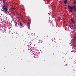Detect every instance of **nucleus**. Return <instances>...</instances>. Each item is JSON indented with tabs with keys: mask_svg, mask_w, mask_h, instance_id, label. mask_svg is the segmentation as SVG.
Instances as JSON below:
<instances>
[{
	"mask_svg": "<svg viewBox=\"0 0 76 76\" xmlns=\"http://www.w3.org/2000/svg\"><path fill=\"white\" fill-rule=\"evenodd\" d=\"M76 7H75V6H74L73 7H71L70 6L68 5V9L69 10H69V11H70V12H72V9H75Z\"/></svg>",
	"mask_w": 76,
	"mask_h": 76,
	"instance_id": "1",
	"label": "nucleus"
},
{
	"mask_svg": "<svg viewBox=\"0 0 76 76\" xmlns=\"http://www.w3.org/2000/svg\"><path fill=\"white\" fill-rule=\"evenodd\" d=\"M70 21L72 22V23H75V22L74 21V20H73V19L71 18L70 20Z\"/></svg>",
	"mask_w": 76,
	"mask_h": 76,
	"instance_id": "2",
	"label": "nucleus"
},
{
	"mask_svg": "<svg viewBox=\"0 0 76 76\" xmlns=\"http://www.w3.org/2000/svg\"><path fill=\"white\" fill-rule=\"evenodd\" d=\"M67 3V0H65V1H64V3H65V4H66Z\"/></svg>",
	"mask_w": 76,
	"mask_h": 76,
	"instance_id": "3",
	"label": "nucleus"
},
{
	"mask_svg": "<svg viewBox=\"0 0 76 76\" xmlns=\"http://www.w3.org/2000/svg\"><path fill=\"white\" fill-rule=\"evenodd\" d=\"M3 12H4V13H5L6 14H7V12H7L8 11H7V10H5V11H3Z\"/></svg>",
	"mask_w": 76,
	"mask_h": 76,
	"instance_id": "4",
	"label": "nucleus"
},
{
	"mask_svg": "<svg viewBox=\"0 0 76 76\" xmlns=\"http://www.w3.org/2000/svg\"><path fill=\"white\" fill-rule=\"evenodd\" d=\"M73 4H76V1H74V2H73Z\"/></svg>",
	"mask_w": 76,
	"mask_h": 76,
	"instance_id": "5",
	"label": "nucleus"
},
{
	"mask_svg": "<svg viewBox=\"0 0 76 76\" xmlns=\"http://www.w3.org/2000/svg\"><path fill=\"white\" fill-rule=\"evenodd\" d=\"M4 10H7V8H4Z\"/></svg>",
	"mask_w": 76,
	"mask_h": 76,
	"instance_id": "6",
	"label": "nucleus"
},
{
	"mask_svg": "<svg viewBox=\"0 0 76 76\" xmlns=\"http://www.w3.org/2000/svg\"><path fill=\"white\" fill-rule=\"evenodd\" d=\"M20 15L21 17H23V15H21V14H20Z\"/></svg>",
	"mask_w": 76,
	"mask_h": 76,
	"instance_id": "7",
	"label": "nucleus"
},
{
	"mask_svg": "<svg viewBox=\"0 0 76 76\" xmlns=\"http://www.w3.org/2000/svg\"><path fill=\"white\" fill-rule=\"evenodd\" d=\"M20 26H22V24L21 23H20Z\"/></svg>",
	"mask_w": 76,
	"mask_h": 76,
	"instance_id": "8",
	"label": "nucleus"
},
{
	"mask_svg": "<svg viewBox=\"0 0 76 76\" xmlns=\"http://www.w3.org/2000/svg\"><path fill=\"white\" fill-rule=\"evenodd\" d=\"M15 26H17V23H15Z\"/></svg>",
	"mask_w": 76,
	"mask_h": 76,
	"instance_id": "9",
	"label": "nucleus"
},
{
	"mask_svg": "<svg viewBox=\"0 0 76 76\" xmlns=\"http://www.w3.org/2000/svg\"><path fill=\"white\" fill-rule=\"evenodd\" d=\"M2 8H5V6H3V7H2Z\"/></svg>",
	"mask_w": 76,
	"mask_h": 76,
	"instance_id": "10",
	"label": "nucleus"
},
{
	"mask_svg": "<svg viewBox=\"0 0 76 76\" xmlns=\"http://www.w3.org/2000/svg\"><path fill=\"white\" fill-rule=\"evenodd\" d=\"M75 10H74V11H76V8H75Z\"/></svg>",
	"mask_w": 76,
	"mask_h": 76,
	"instance_id": "11",
	"label": "nucleus"
},
{
	"mask_svg": "<svg viewBox=\"0 0 76 76\" xmlns=\"http://www.w3.org/2000/svg\"><path fill=\"white\" fill-rule=\"evenodd\" d=\"M59 3L61 4V1H59Z\"/></svg>",
	"mask_w": 76,
	"mask_h": 76,
	"instance_id": "12",
	"label": "nucleus"
},
{
	"mask_svg": "<svg viewBox=\"0 0 76 76\" xmlns=\"http://www.w3.org/2000/svg\"><path fill=\"white\" fill-rule=\"evenodd\" d=\"M6 12H7V13H9V12H8V11Z\"/></svg>",
	"mask_w": 76,
	"mask_h": 76,
	"instance_id": "13",
	"label": "nucleus"
},
{
	"mask_svg": "<svg viewBox=\"0 0 76 76\" xmlns=\"http://www.w3.org/2000/svg\"><path fill=\"white\" fill-rule=\"evenodd\" d=\"M26 25H27V26H28V23H27Z\"/></svg>",
	"mask_w": 76,
	"mask_h": 76,
	"instance_id": "14",
	"label": "nucleus"
},
{
	"mask_svg": "<svg viewBox=\"0 0 76 76\" xmlns=\"http://www.w3.org/2000/svg\"><path fill=\"white\" fill-rule=\"evenodd\" d=\"M9 15H11L10 14H9Z\"/></svg>",
	"mask_w": 76,
	"mask_h": 76,
	"instance_id": "15",
	"label": "nucleus"
},
{
	"mask_svg": "<svg viewBox=\"0 0 76 76\" xmlns=\"http://www.w3.org/2000/svg\"><path fill=\"white\" fill-rule=\"evenodd\" d=\"M12 10H14V8H12Z\"/></svg>",
	"mask_w": 76,
	"mask_h": 76,
	"instance_id": "16",
	"label": "nucleus"
},
{
	"mask_svg": "<svg viewBox=\"0 0 76 76\" xmlns=\"http://www.w3.org/2000/svg\"><path fill=\"white\" fill-rule=\"evenodd\" d=\"M75 38L76 39V36H75Z\"/></svg>",
	"mask_w": 76,
	"mask_h": 76,
	"instance_id": "17",
	"label": "nucleus"
},
{
	"mask_svg": "<svg viewBox=\"0 0 76 76\" xmlns=\"http://www.w3.org/2000/svg\"><path fill=\"white\" fill-rule=\"evenodd\" d=\"M5 11L4 10H2V11Z\"/></svg>",
	"mask_w": 76,
	"mask_h": 76,
	"instance_id": "18",
	"label": "nucleus"
},
{
	"mask_svg": "<svg viewBox=\"0 0 76 76\" xmlns=\"http://www.w3.org/2000/svg\"><path fill=\"white\" fill-rule=\"evenodd\" d=\"M74 1H75V0H73Z\"/></svg>",
	"mask_w": 76,
	"mask_h": 76,
	"instance_id": "19",
	"label": "nucleus"
},
{
	"mask_svg": "<svg viewBox=\"0 0 76 76\" xmlns=\"http://www.w3.org/2000/svg\"><path fill=\"white\" fill-rule=\"evenodd\" d=\"M23 23H25V22H24V21L23 22Z\"/></svg>",
	"mask_w": 76,
	"mask_h": 76,
	"instance_id": "20",
	"label": "nucleus"
}]
</instances>
